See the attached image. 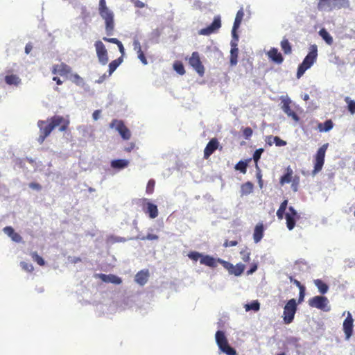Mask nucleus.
Masks as SVG:
<instances>
[{
    "label": "nucleus",
    "mask_w": 355,
    "mask_h": 355,
    "mask_svg": "<svg viewBox=\"0 0 355 355\" xmlns=\"http://www.w3.org/2000/svg\"><path fill=\"white\" fill-rule=\"evenodd\" d=\"M121 283V279L117 276L112 275V284H119Z\"/></svg>",
    "instance_id": "nucleus-63"
},
{
    "label": "nucleus",
    "mask_w": 355,
    "mask_h": 355,
    "mask_svg": "<svg viewBox=\"0 0 355 355\" xmlns=\"http://www.w3.org/2000/svg\"><path fill=\"white\" fill-rule=\"evenodd\" d=\"M288 205V200H284L280 205L279 209L277 211V216L279 219L282 220L284 218L285 211Z\"/></svg>",
    "instance_id": "nucleus-37"
},
{
    "label": "nucleus",
    "mask_w": 355,
    "mask_h": 355,
    "mask_svg": "<svg viewBox=\"0 0 355 355\" xmlns=\"http://www.w3.org/2000/svg\"><path fill=\"white\" fill-rule=\"evenodd\" d=\"M221 27V19L219 15L215 16L213 22L206 28L199 31V34L202 35H209L216 33Z\"/></svg>",
    "instance_id": "nucleus-11"
},
{
    "label": "nucleus",
    "mask_w": 355,
    "mask_h": 355,
    "mask_svg": "<svg viewBox=\"0 0 355 355\" xmlns=\"http://www.w3.org/2000/svg\"><path fill=\"white\" fill-rule=\"evenodd\" d=\"M264 227L262 223H258L254 230L253 239L255 243H259L263 238Z\"/></svg>",
    "instance_id": "nucleus-26"
},
{
    "label": "nucleus",
    "mask_w": 355,
    "mask_h": 355,
    "mask_svg": "<svg viewBox=\"0 0 355 355\" xmlns=\"http://www.w3.org/2000/svg\"><path fill=\"white\" fill-rule=\"evenodd\" d=\"M95 276L99 277L104 282H111V275L96 274Z\"/></svg>",
    "instance_id": "nucleus-52"
},
{
    "label": "nucleus",
    "mask_w": 355,
    "mask_h": 355,
    "mask_svg": "<svg viewBox=\"0 0 355 355\" xmlns=\"http://www.w3.org/2000/svg\"><path fill=\"white\" fill-rule=\"evenodd\" d=\"M238 244V241H228V240H226L225 241V243H223V246L225 248H227V247H232V246H236V245Z\"/></svg>",
    "instance_id": "nucleus-56"
},
{
    "label": "nucleus",
    "mask_w": 355,
    "mask_h": 355,
    "mask_svg": "<svg viewBox=\"0 0 355 355\" xmlns=\"http://www.w3.org/2000/svg\"><path fill=\"white\" fill-rule=\"evenodd\" d=\"M129 164V161L127 159H115L112 160V168L114 169H123L126 168Z\"/></svg>",
    "instance_id": "nucleus-31"
},
{
    "label": "nucleus",
    "mask_w": 355,
    "mask_h": 355,
    "mask_svg": "<svg viewBox=\"0 0 355 355\" xmlns=\"http://www.w3.org/2000/svg\"><path fill=\"white\" fill-rule=\"evenodd\" d=\"M215 338L218 348L222 352L227 355H236V349L229 345L227 339L223 331H217Z\"/></svg>",
    "instance_id": "nucleus-4"
},
{
    "label": "nucleus",
    "mask_w": 355,
    "mask_h": 355,
    "mask_svg": "<svg viewBox=\"0 0 355 355\" xmlns=\"http://www.w3.org/2000/svg\"><path fill=\"white\" fill-rule=\"evenodd\" d=\"M137 53V55H138V58L141 60V62L144 64H148V61L146 58V56L143 52V51H140V52H138Z\"/></svg>",
    "instance_id": "nucleus-53"
},
{
    "label": "nucleus",
    "mask_w": 355,
    "mask_h": 355,
    "mask_svg": "<svg viewBox=\"0 0 355 355\" xmlns=\"http://www.w3.org/2000/svg\"><path fill=\"white\" fill-rule=\"evenodd\" d=\"M286 227L292 230L295 226V220L300 218L297 211L293 207H288V212L286 214Z\"/></svg>",
    "instance_id": "nucleus-13"
},
{
    "label": "nucleus",
    "mask_w": 355,
    "mask_h": 355,
    "mask_svg": "<svg viewBox=\"0 0 355 355\" xmlns=\"http://www.w3.org/2000/svg\"><path fill=\"white\" fill-rule=\"evenodd\" d=\"M349 6V0H320L318 3V9L320 11L329 12L348 8Z\"/></svg>",
    "instance_id": "nucleus-3"
},
{
    "label": "nucleus",
    "mask_w": 355,
    "mask_h": 355,
    "mask_svg": "<svg viewBox=\"0 0 355 355\" xmlns=\"http://www.w3.org/2000/svg\"><path fill=\"white\" fill-rule=\"evenodd\" d=\"M273 142L277 146H284L286 145V141L282 140L280 137L275 136L273 138Z\"/></svg>",
    "instance_id": "nucleus-51"
},
{
    "label": "nucleus",
    "mask_w": 355,
    "mask_h": 355,
    "mask_svg": "<svg viewBox=\"0 0 355 355\" xmlns=\"http://www.w3.org/2000/svg\"><path fill=\"white\" fill-rule=\"evenodd\" d=\"M20 266H21L23 270H24L25 271L28 272H31L34 269V268L31 263H27L25 261H21L20 263Z\"/></svg>",
    "instance_id": "nucleus-46"
},
{
    "label": "nucleus",
    "mask_w": 355,
    "mask_h": 355,
    "mask_svg": "<svg viewBox=\"0 0 355 355\" xmlns=\"http://www.w3.org/2000/svg\"><path fill=\"white\" fill-rule=\"evenodd\" d=\"M242 188V190L245 193H250L252 192V189H253V184L250 182H248L245 184H243L241 187Z\"/></svg>",
    "instance_id": "nucleus-48"
},
{
    "label": "nucleus",
    "mask_w": 355,
    "mask_h": 355,
    "mask_svg": "<svg viewBox=\"0 0 355 355\" xmlns=\"http://www.w3.org/2000/svg\"><path fill=\"white\" fill-rule=\"evenodd\" d=\"M101 110H95L92 114V118L94 121H97L101 116Z\"/></svg>",
    "instance_id": "nucleus-59"
},
{
    "label": "nucleus",
    "mask_w": 355,
    "mask_h": 355,
    "mask_svg": "<svg viewBox=\"0 0 355 355\" xmlns=\"http://www.w3.org/2000/svg\"><path fill=\"white\" fill-rule=\"evenodd\" d=\"M144 239H147V240H150V241L157 240L158 236L156 234H148L146 236V237L144 238Z\"/></svg>",
    "instance_id": "nucleus-60"
},
{
    "label": "nucleus",
    "mask_w": 355,
    "mask_h": 355,
    "mask_svg": "<svg viewBox=\"0 0 355 355\" xmlns=\"http://www.w3.org/2000/svg\"><path fill=\"white\" fill-rule=\"evenodd\" d=\"M98 12L101 17L105 20L106 29L109 31L111 26V12L106 5L105 0H99Z\"/></svg>",
    "instance_id": "nucleus-9"
},
{
    "label": "nucleus",
    "mask_w": 355,
    "mask_h": 355,
    "mask_svg": "<svg viewBox=\"0 0 355 355\" xmlns=\"http://www.w3.org/2000/svg\"><path fill=\"white\" fill-rule=\"evenodd\" d=\"M218 259H215L214 257L209 255H203L200 259V263L202 265H205L211 268H215L217 266Z\"/></svg>",
    "instance_id": "nucleus-27"
},
{
    "label": "nucleus",
    "mask_w": 355,
    "mask_h": 355,
    "mask_svg": "<svg viewBox=\"0 0 355 355\" xmlns=\"http://www.w3.org/2000/svg\"><path fill=\"white\" fill-rule=\"evenodd\" d=\"M155 186V181L153 179L149 180L146 185V193L148 194H152L154 192Z\"/></svg>",
    "instance_id": "nucleus-43"
},
{
    "label": "nucleus",
    "mask_w": 355,
    "mask_h": 355,
    "mask_svg": "<svg viewBox=\"0 0 355 355\" xmlns=\"http://www.w3.org/2000/svg\"><path fill=\"white\" fill-rule=\"evenodd\" d=\"M267 55L270 60L276 64H282L284 61V58L281 53L278 51L277 48H271L267 53Z\"/></svg>",
    "instance_id": "nucleus-21"
},
{
    "label": "nucleus",
    "mask_w": 355,
    "mask_h": 355,
    "mask_svg": "<svg viewBox=\"0 0 355 355\" xmlns=\"http://www.w3.org/2000/svg\"><path fill=\"white\" fill-rule=\"evenodd\" d=\"M291 182H292L291 188H292L293 191H297L298 190V186H299V183H300V177L295 175L292 179Z\"/></svg>",
    "instance_id": "nucleus-47"
},
{
    "label": "nucleus",
    "mask_w": 355,
    "mask_h": 355,
    "mask_svg": "<svg viewBox=\"0 0 355 355\" xmlns=\"http://www.w3.org/2000/svg\"><path fill=\"white\" fill-rule=\"evenodd\" d=\"M150 273L148 269H144L139 271L135 277V281L140 286L145 285L149 278Z\"/></svg>",
    "instance_id": "nucleus-22"
},
{
    "label": "nucleus",
    "mask_w": 355,
    "mask_h": 355,
    "mask_svg": "<svg viewBox=\"0 0 355 355\" xmlns=\"http://www.w3.org/2000/svg\"><path fill=\"white\" fill-rule=\"evenodd\" d=\"M68 79L78 86H83L84 85L83 79L77 73H73L71 72Z\"/></svg>",
    "instance_id": "nucleus-36"
},
{
    "label": "nucleus",
    "mask_w": 355,
    "mask_h": 355,
    "mask_svg": "<svg viewBox=\"0 0 355 355\" xmlns=\"http://www.w3.org/2000/svg\"><path fill=\"white\" fill-rule=\"evenodd\" d=\"M245 308L246 311L253 310L254 311H257L260 309V304L257 300H255L251 302L250 304H247L245 306Z\"/></svg>",
    "instance_id": "nucleus-41"
},
{
    "label": "nucleus",
    "mask_w": 355,
    "mask_h": 355,
    "mask_svg": "<svg viewBox=\"0 0 355 355\" xmlns=\"http://www.w3.org/2000/svg\"><path fill=\"white\" fill-rule=\"evenodd\" d=\"M263 148H259V149H257L254 154H253V159L254 161V162L257 164L258 162V161L259 160L260 157H261V154L263 153Z\"/></svg>",
    "instance_id": "nucleus-50"
},
{
    "label": "nucleus",
    "mask_w": 355,
    "mask_h": 355,
    "mask_svg": "<svg viewBox=\"0 0 355 355\" xmlns=\"http://www.w3.org/2000/svg\"><path fill=\"white\" fill-rule=\"evenodd\" d=\"M113 127L116 128V130L119 132V133L123 139L128 140L130 138V131L124 125L123 121L117 120L112 121V128Z\"/></svg>",
    "instance_id": "nucleus-15"
},
{
    "label": "nucleus",
    "mask_w": 355,
    "mask_h": 355,
    "mask_svg": "<svg viewBox=\"0 0 355 355\" xmlns=\"http://www.w3.org/2000/svg\"><path fill=\"white\" fill-rule=\"evenodd\" d=\"M133 46H134V50L136 51L137 53L142 51L140 42L137 40H134Z\"/></svg>",
    "instance_id": "nucleus-54"
},
{
    "label": "nucleus",
    "mask_w": 355,
    "mask_h": 355,
    "mask_svg": "<svg viewBox=\"0 0 355 355\" xmlns=\"http://www.w3.org/2000/svg\"><path fill=\"white\" fill-rule=\"evenodd\" d=\"M319 35L327 44L331 45L333 44V37L330 35V34L327 32V31L325 28H321L319 31Z\"/></svg>",
    "instance_id": "nucleus-33"
},
{
    "label": "nucleus",
    "mask_w": 355,
    "mask_h": 355,
    "mask_svg": "<svg viewBox=\"0 0 355 355\" xmlns=\"http://www.w3.org/2000/svg\"><path fill=\"white\" fill-rule=\"evenodd\" d=\"M334 127V123L331 119L325 121L324 123L318 124V129L320 132H328Z\"/></svg>",
    "instance_id": "nucleus-30"
},
{
    "label": "nucleus",
    "mask_w": 355,
    "mask_h": 355,
    "mask_svg": "<svg viewBox=\"0 0 355 355\" xmlns=\"http://www.w3.org/2000/svg\"><path fill=\"white\" fill-rule=\"evenodd\" d=\"M242 132H243V135L245 139H249L253 134V131H252V128L250 127L244 128L243 129Z\"/></svg>",
    "instance_id": "nucleus-49"
},
{
    "label": "nucleus",
    "mask_w": 355,
    "mask_h": 355,
    "mask_svg": "<svg viewBox=\"0 0 355 355\" xmlns=\"http://www.w3.org/2000/svg\"><path fill=\"white\" fill-rule=\"evenodd\" d=\"M290 281L297 286L300 290H301L302 288H305V287L298 280L293 279L292 277H290Z\"/></svg>",
    "instance_id": "nucleus-58"
},
{
    "label": "nucleus",
    "mask_w": 355,
    "mask_h": 355,
    "mask_svg": "<svg viewBox=\"0 0 355 355\" xmlns=\"http://www.w3.org/2000/svg\"><path fill=\"white\" fill-rule=\"evenodd\" d=\"M236 44L234 47L232 48L230 51V64L232 66H235L237 64V59H238V54H239V50L236 47Z\"/></svg>",
    "instance_id": "nucleus-35"
},
{
    "label": "nucleus",
    "mask_w": 355,
    "mask_h": 355,
    "mask_svg": "<svg viewBox=\"0 0 355 355\" xmlns=\"http://www.w3.org/2000/svg\"><path fill=\"white\" fill-rule=\"evenodd\" d=\"M291 101L289 98H283L282 100L281 108L288 117H291L293 119V121H295V122H298L300 120V117L298 116L295 112L291 110Z\"/></svg>",
    "instance_id": "nucleus-12"
},
{
    "label": "nucleus",
    "mask_w": 355,
    "mask_h": 355,
    "mask_svg": "<svg viewBox=\"0 0 355 355\" xmlns=\"http://www.w3.org/2000/svg\"><path fill=\"white\" fill-rule=\"evenodd\" d=\"M33 259L36 261L40 266H44L45 264V261L42 257L39 256L36 252H33L31 254Z\"/></svg>",
    "instance_id": "nucleus-45"
},
{
    "label": "nucleus",
    "mask_w": 355,
    "mask_h": 355,
    "mask_svg": "<svg viewBox=\"0 0 355 355\" xmlns=\"http://www.w3.org/2000/svg\"><path fill=\"white\" fill-rule=\"evenodd\" d=\"M63 121V117L58 115H55L46 121H38L37 127L40 129V135L37 138L38 143L42 144L52 130L62 124Z\"/></svg>",
    "instance_id": "nucleus-1"
},
{
    "label": "nucleus",
    "mask_w": 355,
    "mask_h": 355,
    "mask_svg": "<svg viewBox=\"0 0 355 355\" xmlns=\"http://www.w3.org/2000/svg\"><path fill=\"white\" fill-rule=\"evenodd\" d=\"M304 296H305V288H302L301 290H300L298 304H300L304 301Z\"/></svg>",
    "instance_id": "nucleus-57"
},
{
    "label": "nucleus",
    "mask_w": 355,
    "mask_h": 355,
    "mask_svg": "<svg viewBox=\"0 0 355 355\" xmlns=\"http://www.w3.org/2000/svg\"><path fill=\"white\" fill-rule=\"evenodd\" d=\"M33 49V46L31 43H28L25 46V53L29 54Z\"/></svg>",
    "instance_id": "nucleus-64"
},
{
    "label": "nucleus",
    "mask_w": 355,
    "mask_h": 355,
    "mask_svg": "<svg viewBox=\"0 0 355 355\" xmlns=\"http://www.w3.org/2000/svg\"><path fill=\"white\" fill-rule=\"evenodd\" d=\"M314 284L318 288L319 292L322 295L325 294L329 290L328 285L320 279H315Z\"/></svg>",
    "instance_id": "nucleus-32"
},
{
    "label": "nucleus",
    "mask_w": 355,
    "mask_h": 355,
    "mask_svg": "<svg viewBox=\"0 0 355 355\" xmlns=\"http://www.w3.org/2000/svg\"><path fill=\"white\" fill-rule=\"evenodd\" d=\"M145 212L149 215L150 218H156L158 216V209L157 205L151 202H147Z\"/></svg>",
    "instance_id": "nucleus-29"
},
{
    "label": "nucleus",
    "mask_w": 355,
    "mask_h": 355,
    "mask_svg": "<svg viewBox=\"0 0 355 355\" xmlns=\"http://www.w3.org/2000/svg\"><path fill=\"white\" fill-rule=\"evenodd\" d=\"M297 309V303L295 299L289 300L284 307L283 320L285 324H291L295 318Z\"/></svg>",
    "instance_id": "nucleus-5"
},
{
    "label": "nucleus",
    "mask_w": 355,
    "mask_h": 355,
    "mask_svg": "<svg viewBox=\"0 0 355 355\" xmlns=\"http://www.w3.org/2000/svg\"><path fill=\"white\" fill-rule=\"evenodd\" d=\"M257 268H258L257 263H252L250 265V269L247 271V275H249L254 273L257 270Z\"/></svg>",
    "instance_id": "nucleus-55"
},
{
    "label": "nucleus",
    "mask_w": 355,
    "mask_h": 355,
    "mask_svg": "<svg viewBox=\"0 0 355 355\" xmlns=\"http://www.w3.org/2000/svg\"><path fill=\"white\" fill-rule=\"evenodd\" d=\"M241 259L244 262H249L250 261V252L248 248L242 250L240 252Z\"/></svg>",
    "instance_id": "nucleus-42"
},
{
    "label": "nucleus",
    "mask_w": 355,
    "mask_h": 355,
    "mask_svg": "<svg viewBox=\"0 0 355 355\" xmlns=\"http://www.w3.org/2000/svg\"><path fill=\"white\" fill-rule=\"evenodd\" d=\"M219 142L216 138L211 139L204 150V158L208 159L218 148Z\"/></svg>",
    "instance_id": "nucleus-19"
},
{
    "label": "nucleus",
    "mask_w": 355,
    "mask_h": 355,
    "mask_svg": "<svg viewBox=\"0 0 355 355\" xmlns=\"http://www.w3.org/2000/svg\"><path fill=\"white\" fill-rule=\"evenodd\" d=\"M132 2L134 3L135 6L137 8H142L145 6V4L143 2H141L139 0H132Z\"/></svg>",
    "instance_id": "nucleus-62"
},
{
    "label": "nucleus",
    "mask_w": 355,
    "mask_h": 355,
    "mask_svg": "<svg viewBox=\"0 0 355 355\" xmlns=\"http://www.w3.org/2000/svg\"><path fill=\"white\" fill-rule=\"evenodd\" d=\"M189 63L200 77L204 76L205 67L200 60L199 53L197 51L192 53Z\"/></svg>",
    "instance_id": "nucleus-10"
},
{
    "label": "nucleus",
    "mask_w": 355,
    "mask_h": 355,
    "mask_svg": "<svg viewBox=\"0 0 355 355\" xmlns=\"http://www.w3.org/2000/svg\"><path fill=\"white\" fill-rule=\"evenodd\" d=\"M282 50L285 54H291L292 53V46L288 39L284 38L280 43Z\"/></svg>",
    "instance_id": "nucleus-34"
},
{
    "label": "nucleus",
    "mask_w": 355,
    "mask_h": 355,
    "mask_svg": "<svg viewBox=\"0 0 355 355\" xmlns=\"http://www.w3.org/2000/svg\"><path fill=\"white\" fill-rule=\"evenodd\" d=\"M78 130L80 134H82L83 137L86 139H94V127L92 125H80L78 128Z\"/></svg>",
    "instance_id": "nucleus-24"
},
{
    "label": "nucleus",
    "mask_w": 355,
    "mask_h": 355,
    "mask_svg": "<svg viewBox=\"0 0 355 355\" xmlns=\"http://www.w3.org/2000/svg\"><path fill=\"white\" fill-rule=\"evenodd\" d=\"M345 101L347 104V110L351 114H355V101L351 99L349 96L345 98Z\"/></svg>",
    "instance_id": "nucleus-38"
},
{
    "label": "nucleus",
    "mask_w": 355,
    "mask_h": 355,
    "mask_svg": "<svg viewBox=\"0 0 355 355\" xmlns=\"http://www.w3.org/2000/svg\"><path fill=\"white\" fill-rule=\"evenodd\" d=\"M173 69L180 75H184L185 73L184 67L180 61H175L174 62Z\"/></svg>",
    "instance_id": "nucleus-39"
},
{
    "label": "nucleus",
    "mask_w": 355,
    "mask_h": 355,
    "mask_svg": "<svg viewBox=\"0 0 355 355\" xmlns=\"http://www.w3.org/2000/svg\"><path fill=\"white\" fill-rule=\"evenodd\" d=\"M244 17V10L243 8L241 7L237 12L236 15V17L234 19V22L233 24L232 30V35L234 40H238L239 36L236 33L237 30L240 27V25L243 21Z\"/></svg>",
    "instance_id": "nucleus-17"
},
{
    "label": "nucleus",
    "mask_w": 355,
    "mask_h": 355,
    "mask_svg": "<svg viewBox=\"0 0 355 355\" xmlns=\"http://www.w3.org/2000/svg\"><path fill=\"white\" fill-rule=\"evenodd\" d=\"M3 232L8 236L13 241L20 243L22 241V237L14 231V229L10 226L5 227L3 229Z\"/></svg>",
    "instance_id": "nucleus-25"
},
{
    "label": "nucleus",
    "mask_w": 355,
    "mask_h": 355,
    "mask_svg": "<svg viewBox=\"0 0 355 355\" xmlns=\"http://www.w3.org/2000/svg\"><path fill=\"white\" fill-rule=\"evenodd\" d=\"M71 71V68L64 63L55 64L52 68V73L53 74H58L62 76H65L67 78H69Z\"/></svg>",
    "instance_id": "nucleus-16"
},
{
    "label": "nucleus",
    "mask_w": 355,
    "mask_h": 355,
    "mask_svg": "<svg viewBox=\"0 0 355 355\" xmlns=\"http://www.w3.org/2000/svg\"><path fill=\"white\" fill-rule=\"evenodd\" d=\"M5 82L10 86L19 87L21 85V79L18 75L8 73L4 78Z\"/></svg>",
    "instance_id": "nucleus-23"
},
{
    "label": "nucleus",
    "mask_w": 355,
    "mask_h": 355,
    "mask_svg": "<svg viewBox=\"0 0 355 355\" xmlns=\"http://www.w3.org/2000/svg\"><path fill=\"white\" fill-rule=\"evenodd\" d=\"M353 322L354 320L352 318V316L350 313H348V315L347 318L345 319L343 324V331L345 334L346 339H349L352 335L354 327Z\"/></svg>",
    "instance_id": "nucleus-18"
},
{
    "label": "nucleus",
    "mask_w": 355,
    "mask_h": 355,
    "mask_svg": "<svg viewBox=\"0 0 355 355\" xmlns=\"http://www.w3.org/2000/svg\"><path fill=\"white\" fill-rule=\"evenodd\" d=\"M188 257L191 260L197 261L198 259H200L202 258V254L196 251H191L188 254Z\"/></svg>",
    "instance_id": "nucleus-44"
},
{
    "label": "nucleus",
    "mask_w": 355,
    "mask_h": 355,
    "mask_svg": "<svg viewBox=\"0 0 355 355\" xmlns=\"http://www.w3.org/2000/svg\"><path fill=\"white\" fill-rule=\"evenodd\" d=\"M218 263H221L222 266L225 269H227L229 273L231 275L239 276L245 270V266L241 263H237L236 266H234L232 263L220 259H218Z\"/></svg>",
    "instance_id": "nucleus-8"
},
{
    "label": "nucleus",
    "mask_w": 355,
    "mask_h": 355,
    "mask_svg": "<svg viewBox=\"0 0 355 355\" xmlns=\"http://www.w3.org/2000/svg\"><path fill=\"white\" fill-rule=\"evenodd\" d=\"M318 57V47L315 44L311 45L310 51L303 60L302 62L298 66L297 71V78H301L305 71L316 62Z\"/></svg>",
    "instance_id": "nucleus-2"
},
{
    "label": "nucleus",
    "mask_w": 355,
    "mask_h": 355,
    "mask_svg": "<svg viewBox=\"0 0 355 355\" xmlns=\"http://www.w3.org/2000/svg\"><path fill=\"white\" fill-rule=\"evenodd\" d=\"M286 173L280 178L279 183L281 185L290 183L293 179V171L291 166H288L286 169Z\"/></svg>",
    "instance_id": "nucleus-28"
},
{
    "label": "nucleus",
    "mask_w": 355,
    "mask_h": 355,
    "mask_svg": "<svg viewBox=\"0 0 355 355\" xmlns=\"http://www.w3.org/2000/svg\"><path fill=\"white\" fill-rule=\"evenodd\" d=\"M329 144H324L321 147L319 148L318 151L316 152V154L314 156V168L313 170V174L315 175L318 172H320L324 165V157L326 151L328 148Z\"/></svg>",
    "instance_id": "nucleus-6"
},
{
    "label": "nucleus",
    "mask_w": 355,
    "mask_h": 355,
    "mask_svg": "<svg viewBox=\"0 0 355 355\" xmlns=\"http://www.w3.org/2000/svg\"><path fill=\"white\" fill-rule=\"evenodd\" d=\"M309 305L311 307L316 308L324 311H329L330 306L328 305L329 300L324 296L317 295L309 300Z\"/></svg>",
    "instance_id": "nucleus-7"
},
{
    "label": "nucleus",
    "mask_w": 355,
    "mask_h": 355,
    "mask_svg": "<svg viewBox=\"0 0 355 355\" xmlns=\"http://www.w3.org/2000/svg\"><path fill=\"white\" fill-rule=\"evenodd\" d=\"M95 46L99 62L103 65L107 64L108 61V55L103 42L101 41L96 42Z\"/></svg>",
    "instance_id": "nucleus-14"
},
{
    "label": "nucleus",
    "mask_w": 355,
    "mask_h": 355,
    "mask_svg": "<svg viewBox=\"0 0 355 355\" xmlns=\"http://www.w3.org/2000/svg\"><path fill=\"white\" fill-rule=\"evenodd\" d=\"M29 187L33 189L37 190V191L41 189V186L39 184L35 183V182L30 183Z\"/></svg>",
    "instance_id": "nucleus-61"
},
{
    "label": "nucleus",
    "mask_w": 355,
    "mask_h": 355,
    "mask_svg": "<svg viewBox=\"0 0 355 355\" xmlns=\"http://www.w3.org/2000/svg\"><path fill=\"white\" fill-rule=\"evenodd\" d=\"M112 44H116L118 46L119 51L121 53V56L119 58L112 61V72H114V71L119 67V65L123 61V56L124 55L125 49L122 43L116 38H112Z\"/></svg>",
    "instance_id": "nucleus-20"
},
{
    "label": "nucleus",
    "mask_w": 355,
    "mask_h": 355,
    "mask_svg": "<svg viewBox=\"0 0 355 355\" xmlns=\"http://www.w3.org/2000/svg\"><path fill=\"white\" fill-rule=\"evenodd\" d=\"M248 162L239 161L235 166V169L245 174L247 171Z\"/></svg>",
    "instance_id": "nucleus-40"
}]
</instances>
